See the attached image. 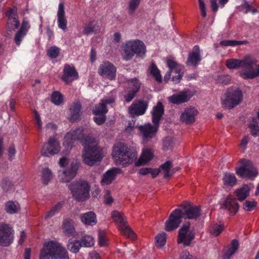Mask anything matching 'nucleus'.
I'll use <instances>...</instances> for the list:
<instances>
[{"instance_id":"40","label":"nucleus","mask_w":259,"mask_h":259,"mask_svg":"<svg viewBox=\"0 0 259 259\" xmlns=\"http://www.w3.org/2000/svg\"><path fill=\"white\" fill-rule=\"evenodd\" d=\"M67 249L73 253L77 252L81 246V243L79 240H70L67 244Z\"/></svg>"},{"instance_id":"8","label":"nucleus","mask_w":259,"mask_h":259,"mask_svg":"<svg viewBox=\"0 0 259 259\" xmlns=\"http://www.w3.org/2000/svg\"><path fill=\"white\" fill-rule=\"evenodd\" d=\"M240 162L241 166L236 170L239 176L243 178H251L257 175V170L250 160L243 159Z\"/></svg>"},{"instance_id":"46","label":"nucleus","mask_w":259,"mask_h":259,"mask_svg":"<svg viewBox=\"0 0 259 259\" xmlns=\"http://www.w3.org/2000/svg\"><path fill=\"white\" fill-rule=\"evenodd\" d=\"M81 246L90 247L94 245L95 241L94 238L90 235H86L83 237L80 241Z\"/></svg>"},{"instance_id":"41","label":"nucleus","mask_w":259,"mask_h":259,"mask_svg":"<svg viewBox=\"0 0 259 259\" xmlns=\"http://www.w3.org/2000/svg\"><path fill=\"white\" fill-rule=\"evenodd\" d=\"M171 163L170 161H167L160 166V169L163 172L165 178L169 177L174 174L171 170Z\"/></svg>"},{"instance_id":"63","label":"nucleus","mask_w":259,"mask_h":259,"mask_svg":"<svg viewBox=\"0 0 259 259\" xmlns=\"http://www.w3.org/2000/svg\"><path fill=\"white\" fill-rule=\"evenodd\" d=\"M34 113L37 127L39 131H41L42 130V122L41 120L40 116L36 110L34 111Z\"/></svg>"},{"instance_id":"19","label":"nucleus","mask_w":259,"mask_h":259,"mask_svg":"<svg viewBox=\"0 0 259 259\" xmlns=\"http://www.w3.org/2000/svg\"><path fill=\"white\" fill-rule=\"evenodd\" d=\"M147 107V102L142 100H138L129 107L128 113L132 116L142 115L145 113Z\"/></svg>"},{"instance_id":"55","label":"nucleus","mask_w":259,"mask_h":259,"mask_svg":"<svg viewBox=\"0 0 259 259\" xmlns=\"http://www.w3.org/2000/svg\"><path fill=\"white\" fill-rule=\"evenodd\" d=\"M173 142L171 138L167 137L163 141V149L164 151L170 149L172 146Z\"/></svg>"},{"instance_id":"37","label":"nucleus","mask_w":259,"mask_h":259,"mask_svg":"<svg viewBox=\"0 0 259 259\" xmlns=\"http://www.w3.org/2000/svg\"><path fill=\"white\" fill-rule=\"evenodd\" d=\"M244 61L242 59H231L227 60L226 64L229 69H237L240 67L243 68Z\"/></svg>"},{"instance_id":"59","label":"nucleus","mask_w":259,"mask_h":259,"mask_svg":"<svg viewBox=\"0 0 259 259\" xmlns=\"http://www.w3.org/2000/svg\"><path fill=\"white\" fill-rule=\"evenodd\" d=\"M30 28V25L29 22L26 19H24L22 22V25L19 30L22 32H25V33L27 34L29 29Z\"/></svg>"},{"instance_id":"28","label":"nucleus","mask_w":259,"mask_h":259,"mask_svg":"<svg viewBox=\"0 0 259 259\" xmlns=\"http://www.w3.org/2000/svg\"><path fill=\"white\" fill-rule=\"evenodd\" d=\"M63 232L67 236H74L76 234L74 228V222L73 220L66 219L62 223Z\"/></svg>"},{"instance_id":"21","label":"nucleus","mask_w":259,"mask_h":259,"mask_svg":"<svg viewBox=\"0 0 259 259\" xmlns=\"http://www.w3.org/2000/svg\"><path fill=\"white\" fill-rule=\"evenodd\" d=\"M81 114V105L79 102L72 103L69 108L67 119L72 122L79 120Z\"/></svg>"},{"instance_id":"31","label":"nucleus","mask_w":259,"mask_h":259,"mask_svg":"<svg viewBox=\"0 0 259 259\" xmlns=\"http://www.w3.org/2000/svg\"><path fill=\"white\" fill-rule=\"evenodd\" d=\"M81 222L85 225L93 226L96 224L97 218L95 213L92 211L84 213L80 215Z\"/></svg>"},{"instance_id":"52","label":"nucleus","mask_w":259,"mask_h":259,"mask_svg":"<svg viewBox=\"0 0 259 259\" xmlns=\"http://www.w3.org/2000/svg\"><path fill=\"white\" fill-rule=\"evenodd\" d=\"M1 187L3 190L6 192L13 190L14 186L12 182L9 180L4 179L1 183Z\"/></svg>"},{"instance_id":"57","label":"nucleus","mask_w":259,"mask_h":259,"mask_svg":"<svg viewBox=\"0 0 259 259\" xmlns=\"http://www.w3.org/2000/svg\"><path fill=\"white\" fill-rule=\"evenodd\" d=\"M95 30V26L92 23H90L84 27L83 33L89 35L93 32Z\"/></svg>"},{"instance_id":"10","label":"nucleus","mask_w":259,"mask_h":259,"mask_svg":"<svg viewBox=\"0 0 259 259\" xmlns=\"http://www.w3.org/2000/svg\"><path fill=\"white\" fill-rule=\"evenodd\" d=\"M114 102V100H102L98 105L96 106L93 110L95 117L94 118V121L98 125H101L106 120L105 114L107 112L108 109L106 108V104H110Z\"/></svg>"},{"instance_id":"64","label":"nucleus","mask_w":259,"mask_h":259,"mask_svg":"<svg viewBox=\"0 0 259 259\" xmlns=\"http://www.w3.org/2000/svg\"><path fill=\"white\" fill-rule=\"evenodd\" d=\"M249 140V137L248 136H245L241 141L240 146L243 149V150H245L246 149V145H247Z\"/></svg>"},{"instance_id":"34","label":"nucleus","mask_w":259,"mask_h":259,"mask_svg":"<svg viewBox=\"0 0 259 259\" xmlns=\"http://www.w3.org/2000/svg\"><path fill=\"white\" fill-rule=\"evenodd\" d=\"M148 71L150 75H151L154 79L158 82H160L162 80V76L160 74V71L157 68L155 63H151L148 69Z\"/></svg>"},{"instance_id":"47","label":"nucleus","mask_w":259,"mask_h":259,"mask_svg":"<svg viewBox=\"0 0 259 259\" xmlns=\"http://www.w3.org/2000/svg\"><path fill=\"white\" fill-rule=\"evenodd\" d=\"M242 93L241 90L236 88H229L226 92V97H241Z\"/></svg>"},{"instance_id":"15","label":"nucleus","mask_w":259,"mask_h":259,"mask_svg":"<svg viewBox=\"0 0 259 259\" xmlns=\"http://www.w3.org/2000/svg\"><path fill=\"white\" fill-rule=\"evenodd\" d=\"M159 124H154L152 125L148 123L139 126L140 135L144 142H148L153 139L158 131Z\"/></svg>"},{"instance_id":"44","label":"nucleus","mask_w":259,"mask_h":259,"mask_svg":"<svg viewBox=\"0 0 259 259\" xmlns=\"http://www.w3.org/2000/svg\"><path fill=\"white\" fill-rule=\"evenodd\" d=\"M249 128L250 130L251 134L253 136L256 137L259 135L258 122L256 118H252V121L249 125Z\"/></svg>"},{"instance_id":"58","label":"nucleus","mask_w":259,"mask_h":259,"mask_svg":"<svg viewBox=\"0 0 259 259\" xmlns=\"http://www.w3.org/2000/svg\"><path fill=\"white\" fill-rule=\"evenodd\" d=\"M256 206L255 201H246L244 204L243 208L246 211L252 210Z\"/></svg>"},{"instance_id":"7","label":"nucleus","mask_w":259,"mask_h":259,"mask_svg":"<svg viewBox=\"0 0 259 259\" xmlns=\"http://www.w3.org/2000/svg\"><path fill=\"white\" fill-rule=\"evenodd\" d=\"M111 218L118 225L119 230L123 235L133 240L136 238L135 233L127 224L126 219L122 213L114 210L111 213Z\"/></svg>"},{"instance_id":"2","label":"nucleus","mask_w":259,"mask_h":259,"mask_svg":"<svg viewBox=\"0 0 259 259\" xmlns=\"http://www.w3.org/2000/svg\"><path fill=\"white\" fill-rule=\"evenodd\" d=\"M112 155L116 164L124 167L132 163L138 156L136 152L121 143H118L113 147Z\"/></svg>"},{"instance_id":"51","label":"nucleus","mask_w":259,"mask_h":259,"mask_svg":"<svg viewBox=\"0 0 259 259\" xmlns=\"http://www.w3.org/2000/svg\"><path fill=\"white\" fill-rule=\"evenodd\" d=\"M223 230V226L214 224L210 227L209 232L211 235L217 236L221 233Z\"/></svg>"},{"instance_id":"39","label":"nucleus","mask_w":259,"mask_h":259,"mask_svg":"<svg viewBox=\"0 0 259 259\" xmlns=\"http://www.w3.org/2000/svg\"><path fill=\"white\" fill-rule=\"evenodd\" d=\"M223 180L225 185L233 186L236 183V178L233 174H225Z\"/></svg>"},{"instance_id":"17","label":"nucleus","mask_w":259,"mask_h":259,"mask_svg":"<svg viewBox=\"0 0 259 259\" xmlns=\"http://www.w3.org/2000/svg\"><path fill=\"white\" fill-rule=\"evenodd\" d=\"M60 146L55 138L50 137L48 142L45 143L41 149V155L49 157L50 155L56 154L59 152Z\"/></svg>"},{"instance_id":"13","label":"nucleus","mask_w":259,"mask_h":259,"mask_svg":"<svg viewBox=\"0 0 259 259\" xmlns=\"http://www.w3.org/2000/svg\"><path fill=\"white\" fill-rule=\"evenodd\" d=\"M78 165L75 162H72L66 169H61L58 172V178L60 182L68 183L72 180L76 176Z\"/></svg>"},{"instance_id":"9","label":"nucleus","mask_w":259,"mask_h":259,"mask_svg":"<svg viewBox=\"0 0 259 259\" xmlns=\"http://www.w3.org/2000/svg\"><path fill=\"white\" fill-rule=\"evenodd\" d=\"M166 63L169 68V71L164 76V79L168 80L170 78L171 74L175 73L176 76L172 75V80L176 83L179 82L183 76L182 66L172 59H166Z\"/></svg>"},{"instance_id":"36","label":"nucleus","mask_w":259,"mask_h":259,"mask_svg":"<svg viewBox=\"0 0 259 259\" xmlns=\"http://www.w3.org/2000/svg\"><path fill=\"white\" fill-rule=\"evenodd\" d=\"M238 242L234 239L232 241L231 246L229 248L225 254L223 255V259H230L231 257L235 253L238 248Z\"/></svg>"},{"instance_id":"32","label":"nucleus","mask_w":259,"mask_h":259,"mask_svg":"<svg viewBox=\"0 0 259 259\" xmlns=\"http://www.w3.org/2000/svg\"><path fill=\"white\" fill-rule=\"evenodd\" d=\"M242 98H223L222 104L223 108L230 109L238 105L241 101Z\"/></svg>"},{"instance_id":"49","label":"nucleus","mask_w":259,"mask_h":259,"mask_svg":"<svg viewBox=\"0 0 259 259\" xmlns=\"http://www.w3.org/2000/svg\"><path fill=\"white\" fill-rule=\"evenodd\" d=\"M62 207V203L59 202L56 204L49 211H48L45 217L46 219H48L53 217L55 214L58 213Z\"/></svg>"},{"instance_id":"20","label":"nucleus","mask_w":259,"mask_h":259,"mask_svg":"<svg viewBox=\"0 0 259 259\" xmlns=\"http://www.w3.org/2000/svg\"><path fill=\"white\" fill-rule=\"evenodd\" d=\"M198 113V112L196 108L190 106L184 109L180 116V120L187 124H191L195 122L196 116Z\"/></svg>"},{"instance_id":"27","label":"nucleus","mask_w":259,"mask_h":259,"mask_svg":"<svg viewBox=\"0 0 259 259\" xmlns=\"http://www.w3.org/2000/svg\"><path fill=\"white\" fill-rule=\"evenodd\" d=\"M164 112L163 106L161 103L159 102L157 105L153 107L152 114V121L153 124H159Z\"/></svg>"},{"instance_id":"16","label":"nucleus","mask_w":259,"mask_h":259,"mask_svg":"<svg viewBox=\"0 0 259 259\" xmlns=\"http://www.w3.org/2000/svg\"><path fill=\"white\" fill-rule=\"evenodd\" d=\"M98 73L110 80H114L116 76V68L109 61L103 62L99 67Z\"/></svg>"},{"instance_id":"61","label":"nucleus","mask_w":259,"mask_h":259,"mask_svg":"<svg viewBox=\"0 0 259 259\" xmlns=\"http://www.w3.org/2000/svg\"><path fill=\"white\" fill-rule=\"evenodd\" d=\"M99 244L100 246H102L106 244V238L103 232L99 231L98 235Z\"/></svg>"},{"instance_id":"35","label":"nucleus","mask_w":259,"mask_h":259,"mask_svg":"<svg viewBox=\"0 0 259 259\" xmlns=\"http://www.w3.org/2000/svg\"><path fill=\"white\" fill-rule=\"evenodd\" d=\"M20 210L19 204L13 201H8L5 203V210L9 214H15Z\"/></svg>"},{"instance_id":"29","label":"nucleus","mask_w":259,"mask_h":259,"mask_svg":"<svg viewBox=\"0 0 259 259\" xmlns=\"http://www.w3.org/2000/svg\"><path fill=\"white\" fill-rule=\"evenodd\" d=\"M223 207L231 214H235L238 210L239 205L235 198L227 197L223 203Z\"/></svg>"},{"instance_id":"1","label":"nucleus","mask_w":259,"mask_h":259,"mask_svg":"<svg viewBox=\"0 0 259 259\" xmlns=\"http://www.w3.org/2000/svg\"><path fill=\"white\" fill-rule=\"evenodd\" d=\"M83 129L78 128L67 133L64 138L63 145L67 149H71L74 141L80 140L83 147L82 153V161L85 164L92 166L101 161L103 158L101 150L97 141L92 137L81 139Z\"/></svg>"},{"instance_id":"43","label":"nucleus","mask_w":259,"mask_h":259,"mask_svg":"<svg viewBox=\"0 0 259 259\" xmlns=\"http://www.w3.org/2000/svg\"><path fill=\"white\" fill-rule=\"evenodd\" d=\"M53 177V174L49 168H44L42 171V181L43 183L47 185Z\"/></svg>"},{"instance_id":"54","label":"nucleus","mask_w":259,"mask_h":259,"mask_svg":"<svg viewBox=\"0 0 259 259\" xmlns=\"http://www.w3.org/2000/svg\"><path fill=\"white\" fill-rule=\"evenodd\" d=\"M26 34V33H25V32H22L20 30H18V31L16 33L14 37V41L18 46L20 45L23 38Z\"/></svg>"},{"instance_id":"24","label":"nucleus","mask_w":259,"mask_h":259,"mask_svg":"<svg viewBox=\"0 0 259 259\" xmlns=\"http://www.w3.org/2000/svg\"><path fill=\"white\" fill-rule=\"evenodd\" d=\"M57 16L58 27L63 31L66 30L67 20L65 17L64 5L63 3H60L59 4Z\"/></svg>"},{"instance_id":"50","label":"nucleus","mask_w":259,"mask_h":259,"mask_svg":"<svg viewBox=\"0 0 259 259\" xmlns=\"http://www.w3.org/2000/svg\"><path fill=\"white\" fill-rule=\"evenodd\" d=\"M141 0H130L128 4V13L130 15L134 13L135 10L138 8Z\"/></svg>"},{"instance_id":"6","label":"nucleus","mask_w":259,"mask_h":259,"mask_svg":"<svg viewBox=\"0 0 259 259\" xmlns=\"http://www.w3.org/2000/svg\"><path fill=\"white\" fill-rule=\"evenodd\" d=\"M68 188L72 197L79 201L85 200L89 196L90 186L88 182L83 180L73 182L68 185Z\"/></svg>"},{"instance_id":"38","label":"nucleus","mask_w":259,"mask_h":259,"mask_svg":"<svg viewBox=\"0 0 259 259\" xmlns=\"http://www.w3.org/2000/svg\"><path fill=\"white\" fill-rule=\"evenodd\" d=\"M128 85L132 93L128 95L127 97H134L135 93H136L140 88V83L139 80L136 78H133L128 81Z\"/></svg>"},{"instance_id":"11","label":"nucleus","mask_w":259,"mask_h":259,"mask_svg":"<svg viewBox=\"0 0 259 259\" xmlns=\"http://www.w3.org/2000/svg\"><path fill=\"white\" fill-rule=\"evenodd\" d=\"M14 240V230L9 225L0 223V245L9 246Z\"/></svg>"},{"instance_id":"12","label":"nucleus","mask_w":259,"mask_h":259,"mask_svg":"<svg viewBox=\"0 0 259 259\" xmlns=\"http://www.w3.org/2000/svg\"><path fill=\"white\" fill-rule=\"evenodd\" d=\"M183 218V210L180 209H176L170 214L168 219L165 224V229L168 232H171L177 229L182 222Z\"/></svg>"},{"instance_id":"26","label":"nucleus","mask_w":259,"mask_h":259,"mask_svg":"<svg viewBox=\"0 0 259 259\" xmlns=\"http://www.w3.org/2000/svg\"><path fill=\"white\" fill-rule=\"evenodd\" d=\"M200 60L199 47L198 46H195L192 51L189 54L187 64L189 66H196Z\"/></svg>"},{"instance_id":"4","label":"nucleus","mask_w":259,"mask_h":259,"mask_svg":"<svg viewBox=\"0 0 259 259\" xmlns=\"http://www.w3.org/2000/svg\"><path fill=\"white\" fill-rule=\"evenodd\" d=\"M145 53V45L139 39L128 40L122 46L121 56L125 61L131 60L135 55L139 57H143Z\"/></svg>"},{"instance_id":"5","label":"nucleus","mask_w":259,"mask_h":259,"mask_svg":"<svg viewBox=\"0 0 259 259\" xmlns=\"http://www.w3.org/2000/svg\"><path fill=\"white\" fill-rule=\"evenodd\" d=\"M243 65L240 72L243 79H253L259 76V62L252 56H246L243 58Z\"/></svg>"},{"instance_id":"45","label":"nucleus","mask_w":259,"mask_h":259,"mask_svg":"<svg viewBox=\"0 0 259 259\" xmlns=\"http://www.w3.org/2000/svg\"><path fill=\"white\" fill-rule=\"evenodd\" d=\"M166 234L164 232H161L159 233L155 237V244L158 247H161L164 246L166 243Z\"/></svg>"},{"instance_id":"48","label":"nucleus","mask_w":259,"mask_h":259,"mask_svg":"<svg viewBox=\"0 0 259 259\" xmlns=\"http://www.w3.org/2000/svg\"><path fill=\"white\" fill-rule=\"evenodd\" d=\"M246 43V41H238L234 40H224L220 42V45L225 47H234L243 45Z\"/></svg>"},{"instance_id":"62","label":"nucleus","mask_w":259,"mask_h":259,"mask_svg":"<svg viewBox=\"0 0 259 259\" xmlns=\"http://www.w3.org/2000/svg\"><path fill=\"white\" fill-rule=\"evenodd\" d=\"M199 4L201 16L205 18L206 16L205 4L203 0H199Z\"/></svg>"},{"instance_id":"56","label":"nucleus","mask_w":259,"mask_h":259,"mask_svg":"<svg viewBox=\"0 0 259 259\" xmlns=\"http://www.w3.org/2000/svg\"><path fill=\"white\" fill-rule=\"evenodd\" d=\"M217 81L220 83L227 84L231 81V77L228 75H222L218 76Z\"/></svg>"},{"instance_id":"25","label":"nucleus","mask_w":259,"mask_h":259,"mask_svg":"<svg viewBox=\"0 0 259 259\" xmlns=\"http://www.w3.org/2000/svg\"><path fill=\"white\" fill-rule=\"evenodd\" d=\"M119 171L120 169L117 168H112L108 170L102 176V179L101 181V185L104 186L111 184Z\"/></svg>"},{"instance_id":"3","label":"nucleus","mask_w":259,"mask_h":259,"mask_svg":"<svg viewBox=\"0 0 259 259\" xmlns=\"http://www.w3.org/2000/svg\"><path fill=\"white\" fill-rule=\"evenodd\" d=\"M68 252L59 243L51 241L44 243L39 259H68Z\"/></svg>"},{"instance_id":"53","label":"nucleus","mask_w":259,"mask_h":259,"mask_svg":"<svg viewBox=\"0 0 259 259\" xmlns=\"http://www.w3.org/2000/svg\"><path fill=\"white\" fill-rule=\"evenodd\" d=\"M60 49L56 47H51L47 51V55L51 58H56L58 57Z\"/></svg>"},{"instance_id":"60","label":"nucleus","mask_w":259,"mask_h":259,"mask_svg":"<svg viewBox=\"0 0 259 259\" xmlns=\"http://www.w3.org/2000/svg\"><path fill=\"white\" fill-rule=\"evenodd\" d=\"M242 11L244 13H246L250 11H251L253 13H254L256 11L255 9L252 10L251 5L247 2H245L242 4Z\"/></svg>"},{"instance_id":"22","label":"nucleus","mask_w":259,"mask_h":259,"mask_svg":"<svg viewBox=\"0 0 259 259\" xmlns=\"http://www.w3.org/2000/svg\"><path fill=\"white\" fill-rule=\"evenodd\" d=\"M78 77V74L73 65L66 64L63 69L62 79L67 83L76 80Z\"/></svg>"},{"instance_id":"33","label":"nucleus","mask_w":259,"mask_h":259,"mask_svg":"<svg viewBox=\"0 0 259 259\" xmlns=\"http://www.w3.org/2000/svg\"><path fill=\"white\" fill-rule=\"evenodd\" d=\"M250 187L247 185H244L235 191L237 199L239 201H243L247 198L249 194Z\"/></svg>"},{"instance_id":"42","label":"nucleus","mask_w":259,"mask_h":259,"mask_svg":"<svg viewBox=\"0 0 259 259\" xmlns=\"http://www.w3.org/2000/svg\"><path fill=\"white\" fill-rule=\"evenodd\" d=\"M197 95V92L194 89L187 88L181 92L178 96L173 95L170 97H192Z\"/></svg>"},{"instance_id":"18","label":"nucleus","mask_w":259,"mask_h":259,"mask_svg":"<svg viewBox=\"0 0 259 259\" xmlns=\"http://www.w3.org/2000/svg\"><path fill=\"white\" fill-rule=\"evenodd\" d=\"M17 9L15 6L9 9L6 16L8 18L7 29V31H11L18 28L20 23L17 14Z\"/></svg>"},{"instance_id":"30","label":"nucleus","mask_w":259,"mask_h":259,"mask_svg":"<svg viewBox=\"0 0 259 259\" xmlns=\"http://www.w3.org/2000/svg\"><path fill=\"white\" fill-rule=\"evenodd\" d=\"M153 157V154L151 150L148 148L144 149L140 157L136 162L135 164L137 166L144 165L151 160Z\"/></svg>"},{"instance_id":"14","label":"nucleus","mask_w":259,"mask_h":259,"mask_svg":"<svg viewBox=\"0 0 259 259\" xmlns=\"http://www.w3.org/2000/svg\"><path fill=\"white\" fill-rule=\"evenodd\" d=\"M194 238V234L190 229L189 225L183 226L179 231L177 241L179 244L183 243L184 246H189Z\"/></svg>"},{"instance_id":"23","label":"nucleus","mask_w":259,"mask_h":259,"mask_svg":"<svg viewBox=\"0 0 259 259\" xmlns=\"http://www.w3.org/2000/svg\"><path fill=\"white\" fill-rule=\"evenodd\" d=\"M183 217L188 219H196L201 215V211L199 206L195 205H188L183 208Z\"/></svg>"}]
</instances>
